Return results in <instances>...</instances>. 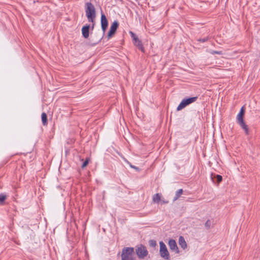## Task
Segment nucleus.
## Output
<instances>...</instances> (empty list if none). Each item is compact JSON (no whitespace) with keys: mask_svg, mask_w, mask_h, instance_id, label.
I'll list each match as a JSON object with an SVG mask.
<instances>
[{"mask_svg":"<svg viewBox=\"0 0 260 260\" xmlns=\"http://www.w3.org/2000/svg\"><path fill=\"white\" fill-rule=\"evenodd\" d=\"M85 13L88 21L94 23L96 16L95 9L91 3H86Z\"/></svg>","mask_w":260,"mask_h":260,"instance_id":"1","label":"nucleus"},{"mask_svg":"<svg viewBox=\"0 0 260 260\" xmlns=\"http://www.w3.org/2000/svg\"><path fill=\"white\" fill-rule=\"evenodd\" d=\"M121 257L122 260H135L134 248L127 247L123 249Z\"/></svg>","mask_w":260,"mask_h":260,"instance_id":"2","label":"nucleus"},{"mask_svg":"<svg viewBox=\"0 0 260 260\" xmlns=\"http://www.w3.org/2000/svg\"><path fill=\"white\" fill-rule=\"evenodd\" d=\"M159 245H160L159 253H160V256L162 258H164V259H165L166 260H170V254H169V252L167 249V248L165 244L162 241H160L159 242Z\"/></svg>","mask_w":260,"mask_h":260,"instance_id":"3","label":"nucleus"},{"mask_svg":"<svg viewBox=\"0 0 260 260\" xmlns=\"http://www.w3.org/2000/svg\"><path fill=\"white\" fill-rule=\"evenodd\" d=\"M198 97L194 96L192 98H189L188 99H183L181 102L180 103V104L178 105L177 110L180 111L182 110V109L184 108L187 105L194 102L197 100Z\"/></svg>","mask_w":260,"mask_h":260,"instance_id":"4","label":"nucleus"},{"mask_svg":"<svg viewBox=\"0 0 260 260\" xmlns=\"http://www.w3.org/2000/svg\"><path fill=\"white\" fill-rule=\"evenodd\" d=\"M136 253L139 258H144L148 255V252L145 246L141 245L137 247Z\"/></svg>","mask_w":260,"mask_h":260,"instance_id":"5","label":"nucleus"},{"mask_svg":"<svg viewBox=\"0 0 260 260\" xmlns=\"http://www.w3.org/2000/svg\"><path fill=\"white\" fill-rule=\"evenodd\" d=\"M118 22L117 21H114L110 26V30L108 34V39L111 38L115 33L118 27Z\"/></svg>","mask_w":260,"mask_h":260,"instance_id":"6","label":"nucleus"},{"mask_svg":"<svg viewBox=\"0 0 260 260\" xmlns=\"http://www.w3.org/2000/svg\"><path fill=\"white\" fill-rule=\"evenodd\" d=\"M130 33L132 38L133 39L135 45L138 47L139 49H140L142 51H144V47L142 46L141 42L133 32H130Z\"/></svg>","mask_w":260,"mask_h":260,"instance_id":"7","label":"nucleus"},{"mask_svg":"<svg viewBox=\"0 0 260 260\" xmlns=\"http://www.w3.org/2000/svg\"><path fill=\"white\" fill-rule=\"evenodd\" d=\"M101 23L102 30L105 33L108 26V22L105 15L102 13L101 14Z\"/></svg>","mask_w":260,"mask_h":260,"instance_id":"8","label":"nucleus"},{"mask_svg":"<svg viewBox=\"0 0 260 260\" xmlns=\"http://www.w3.org/2000/svg\"><path fill=\"white\" fill-rule=\"evenodd\" d=\"M168 245L171 250L174 251L176 253H179L178 247L177 245L176 241L174 240H170L168 243Z\"/></svg>","mask_w":260,"mask_h":260,"instance_id":"9","label":"nucleus"},{"mask_svg":"<svg viewBox=\"0 0 260 260\" xmlns=\"http://www.w3.org/2000/svg\"><path fill=\"white\" fill-rule=\"evenodd\" d=\"M245 113L244 107H242L240 110V112L238 113L237 116V120L239 124L244 122L243 120V116Z\"/></svg>","mask_w":260,"mask_h":260,"instance_id":"10","label":"nucleus"},{"mask_svg":"<svg viewBox=\"0 0 260 260\" xmlns=\"http://www.w3.org/2000/svg\"><path fill=\"white\" fill-rule=\"evenodd\" d=\"M89 25H85L82 28V33L83 36L85 38H88L89 37Z\"/></svg>","mask_w":260,"mask_h":260,"instance_id":"11","label":"nucleus"},{"mask_svg":"<svg viewBox=\"0 0 260 260\" xmlns=\"http://www.w3.org/2000/svg\"><path fill=\"white\" fill-rule=\"evenodd\" d=\"M179 244L183 249L187 248L186 242L182 236H180L179 238Z\"/></svg>","mask_w":260,"mask_h":260,"instance_id":"12","label":"nucleus"},{"mask_svg":"<svg viewBox=\"0 0 260 260\" xmlns=\"http://www.w3.org/2000/svg\"><path fill=\"white\" fill-rule=\"evenodd\" d=\"M241 127L242 128V129L244 131L246 135H249V128L248 127V126L245 124V122L241 123L240 124H239Z\"/></svg>","mask_w":260,"mask_h":260,"instance_id":"13","label":"nucleus"},{"mask_svg":"<svg viewBox=\"0 0 260 260\" xmlns=\"http://www.w3.org/2000/svg\"><path fill=\"white\" fill-rule=\"evenodd\" d=\"M182 193H183L182 189H180L178 190L176 192L175 196V197H174V198L173 199V201H175L177 200H178L180 198L181 195L182 194Z\"/></svg>","mask_w":260,"mask_h":260,"instance_id":"14","label":"nucleus"},{"mask_svg":"<svg viewBox=\"0 0 260 260\" xmlns=\"http://www.w3.org/2000/svg\"><path fill=\"white\" fill-rule=\"evenodd\" d=\"M43 124L46 125L47 124V116L45 113H43L41 115Z\"/></svg>","mask_w":260,"mask_h":260,"instance_id":"15","label":"nucleus"},{"mask_svg":"<svg viewBox=\"0 0 260 260\" xmlns=\"http://www.w3.org/2000/svg\"><path fill=\"white\" fill-rule=\"evenodd\" d=\"M160 194L159 193H156L153 196L152 200L154 203H158L160 201Z\"/></svg>","mask_w":260,"mask_h":260,"instance_id":"16","label":"nucleus"},{"mask_svg":"<svg viewBox=\"0 0 260 260\" xmlns=\"http://www.w3.org/2000/svg\"><path fill=\"white\" fill-rule=\"evenodd\" d=\"M6 199V196L3 194H0V204L3 203Z\"/></svg>","mask_w":260,"mask_h":260,"instance_id":"17","label":"nucleus"},{"mask_svg":"<svg viewBox=\"0 0 260 260\" xmlns=\"http://www.w3.org/2000/svg\"><path fill=\"white\" fill-rule=\"evenodd\" d=\"M209 52L212 54H223V53H222V51H214V50H210L209 51Z\"/></svg>","mask_w":260,"mask_h":260,"instance_id":"18","label":"nucleus"},{"mask_svg":"<svg viewBox=\"0 0 260 260\" xmlns=\"http://www.w3.org/2000/svg\"><path fill=\"white\" fill-rule=\"evenodd\" d=\"M216 178H217L218 183H219L222 181V176L219 175H216Z\"/></svg>","mask_w":260,"mask_h":260,"instance_id":"19","label":"nucleus"},{"mask_svg":"<svg viewBox=\"0 0 260 260\" xmlns=\"http://www.w3.org/2000/svg\"><path fill=\"white\" fill-rule=\"evenodd\" d=\"M88 164V159H87L83 164L82 167L83 168Z\"/></svg>","mask_w":260,"mask_h":260,"instance_id":"20","label":"nucleus"},{"mask_svg":"<svg viewBox=\"0 0 260 260\" xmlns=\"http://www.w3.org/2000/svg\"><path fill=\"white\" fill-rule=\"evenodd\" d=\"M150 242H151V243H150V244H151V246H155V245H156V242H155V241H152V240H151V241H150Z\"/></svg>","mask_w":260,"mask_h":260,"instance_id":"21","label":"nucleus"},{"mask_svg":"<svg viewBox=\"0 0 260 260\" xmlns=\"http://www.w3.org/2000/svg\"><path fill=\"white\" fill-rule=\"evenodd\" d=\"M207 39H208L207 38H204L203 39H199V41L200 42H206L207 40Z\"/></svg>","mask_w":260,"mask_h":260,"instance_id":"22","label":"nucleus"},{"mask_svg":"<svg viewBox=\"0 0 260 260\" xmlns=\"http://www.w3.org/2000/svg\"><path fill=\"white\" fill-rule=\"evenodd\" d=\"M205 225L207 226H210V221L209 220L207 221L205 223Z\"/></svg>","mask_w":260,"mask_h":260,"instance_id":"23","label":"nucleus"},{"mask_svg":"<svg viewBox=\"0 0 260 260\" xmlns=\"http://www.w3.org/2000/svg\"><path fill=\"white\" fill-rule=\"evenodd\" d=\"M131 167L132 168H134V169H136L137 170H138V168L136 167H135V166H134L131 165Z\"/></svg>","mask_w":260,"mask_h":260,"instance_id":"24","label":"nucleus"},{"mask_svg":"<svg viewBox=\"0 0 260 260\" xmlns=\"http://www.w3.org/2000/svg\"><path fill=\"white\" fill-rule=\"evenodd\" d=\"M115 2L116 3H118V2H122V0H114Z\"/></svg>","mask_w":260,"mask_h":260,"instance_id":"25","label":"nucleus"}]
</instances>
